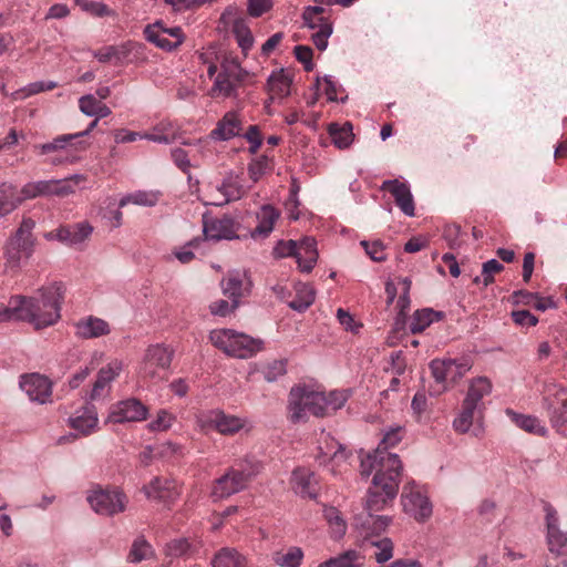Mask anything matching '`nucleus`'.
<instances>
[{
  "instance_id": "6ab92c4d",
  "label": "nucleus",
  "mask_w": 567,
  "mask_h": 567,
  "mask_svg": "<svg viewBox=\"0 0 567 567\" xmlns=\"http://www.w3.org/2000/svg\"><path fill=\"white\" fill-rule=\"evenodd\" d=\"M381 189L390 192L395 200V204L404 215L409 217L414 216V200L410 187L406 183H402L399 179H386L382 183Z\"/></svg>"
},
{
  "instance_id": "e433bc0d",
  "label": "nucleus",
  "mask_w": 567,
  "mask_h": 567,
  "mask_svg": "<svg viewBox=\"0 0 567 567\" xmlns=\"http://www.w3.org/2000/svg\"><path fill=\"white\" fill-rule=\"evenodd\" d=\"M444 318V312L435 311L431 308H423L416 310L413 313L412 321L410 323V330L412 333H420L425 330L431 323L440 321Z\"/></svg>"
},
{
  "instance_id": "37998d69",
  "label": "nucleus",
  "mask_w": 567,
  "mask_h": 567,
  "mask_svg": "<svg viewBox=\"0 0 567 567\" xmlns=\"http://www.w3.org/2000/svg\"><path fill=\"white\" fill-rule=\"evenodd\" d=\"M364 542L375 548L373 557L378 564H385L393 557L394 545L391 538H369Z\"/></svg>"
},
{
  "instance_id": "864d4df0",
  "label": "nucleus",
  "mask_w": 567,
  "mask_h": 567,
  "mask_svg": "<svg viewBox=\"0 0 567 567\" xmlns=\"http://www.w3.org/2000/svg\"><path fill=\"white\" fill-rule=\"evenodd\" d=\"M401 432H402V427H395V429H391L390 431H388L384 434L382 441L379 443L375 451L381 450V453H380L381 456L395 455L394 453H391L388 450L390 447L395 446L402 440Z\"/></svg>"
},
{
  "instance_id": "5701e85b",
  "label": "nucleus",
  "mask_w": 567,
  "mask_h": 567,
  "mask_svg": "<svg viewBox=\"0 0 567 567\" xmlns=\"http://www.w3.org/2000/svg\"><path fill=\"white\" fill-rule=\"evenodd\" d=\"M241 130V123L235 112H227L216 124V127L209 133L213 141H228L237 135Z\"/></svg>"
},
{
  "instance_id": "e2e57ef3",
  "label": "nucleus",
  "mask_w": 567,
  "mask_h": 567,
  "mask_svg": "<svg viewBox=\"0 0 567 567\" xmlns=\"http://www.w3.org/2000/svg\"><path fill=\"white\" fill-rule=\"evenodd\" d=\"M75 3L85 12L95 17H105L111 14L109 7L102 2L92 0H75Z\"/></svg>"
},
{
  "instance_id": "4be33fe9",
  "label": "nucleus",
  "mask_w": 567,
  "mask_h": 567,
  "mask_svg": "<svg viewBox=\"0 0 567 567\" xmlns=\"http://www.w3.org/2000/svg\"><path fill=\"white\" fill-rule=\"evenodd\" d=\"M93 231L87 221H81L72 226H61L55 230V238L66 245H79L86 240Z\"/></svg>"
},
{
  "instance_id": "72a5a7b5",
  "label": "nucleus",
  "mask_w": 567,
  "mask_h": 567,
  "mask_svg": "<svg viewBox=\"0 0 567 567\" xmlns=\"http://www.w3.org/2000/svg\"><path fill=\"white\" fill-rule=\"evenodd\" d=\"M213 567H248L247 559L237 549L223 547L212 559Z\"/></svg>"
},
{
  "instance_id": "2f4dec72",
  "label": "nucleus",
  "mask_w": 567,
  "mask_h": 567,
  "mask_svg": "<svg viewBox=\"0 0 567 567\" xmlns=\"http://www.w3.org/2000/svg\"><path fill=\"white\" fill-rule=\"evenodd\" d=\"M280 213L271 205H264L257 214L258 225L250 233L252 238L267 237L274 229V225Z\"/></svg>"
},
{
  "instance_id": "a878e982",
  "label": "nucleus",
  "mask_w": 567,
  "mask_h": 567,
  "mask_svg": "<svg viewBox=\"0 0 567 567\" xmlns=\"http://www.w3.org/2000/svg\"><path fill=\"white\" fill-rule=\"evenodd\" d=\"M97 412L94 406H84L76 411L74 416L69 419L72 429L79 431L83 435H89L97 427Z\"/></svg>"
},
{
  "instance_id": "49530a36",
  "label": "nucleus",
  "mask_w": 567,
  "mask_h": 567,
  "mask_svg": "<svg viewBox=\"0 0 567 567\" xmlns=\"http://www.w3.org/2000/svg\"><path fill=\"white\" fill-rule=\"evenodd\" d=\"M323 515L329 524L331 536L336 539L341 538L347 532V524L339 509L333 506L326 507Z\"/></svg>"
},
{
  "instance_id": "dca6fc26",
  "label": "nucleus",
  "mask_w": 567,
  "mask_h": 567,
  "mask_svg": "<svg viewBox=\"0 0 567 567\" xmlns=\"http://www.w3.org/2000/svg\"><path fill=\"white\" fill-rule=\"evenodd\" d=\"M20 388L31 401L40 404L49 402L52 395V382L39 373L21 375Z\"/></svg>"
},
{
  "instance_id": "412c9836",
  "label": "nucleus",
  "mask_w": 567,
  "mask_h": 567,
  "mask_svg": "<svg viewBox=\"0 0 567 567\" xmlns=\"http://www.w3.org/2000/svg\"><path fill=\"white\" fill-rule=\"evenodd\" d=\"M380 451H374L371 454H368L365 458L361 460V474L363 476H369L373 471H375V474L373 477H377L380 473H382L383 477L390 476L391 472L390 468H386L388 462L390 460H395L399 464H402L398 455H385L381 456Z\"/></svg>"
},
{
  "instance_id": "ea45409f",
  "label": "nucleus",
  "mask_w": 567,
  "mask_h": 567,
  "mask_svg": "<svg viewBox=\"0 0 567 567\" xmlns=\"http://www.w3.org/2000/svg\"><path fill=\"white\" fill-rule=\"evenodd\" d=\"M295 290L296 297L288 306L298 312H303L315 302L316 290L310 285L302 282H298Z\"/></svg>"
},
{
  "instance_id": "f257e3e1",
  "label": "nucleus",
  "mask_w": 567,
  "mask_h": 567,
  "mask_svg": "<svg viewBox=\"0 0 567 567\" xmlns=\"http://www.w3.org/2000/svg\"><path fill=\"white\" fill-rule=\"evenodd\" d=\"M64 298L62 284L53 282L38 290V296H21V321L29 322L40 330L56 323L61 317Z\"/></svg>"
},
{
  "instance_id": "1a4fd4ad",
  "label": "nucleus",
  "mask_w": 567,
  "mask_h": 567,
  "mask_svg": "<svg viewBox=\"0 0 567 567\" xmlns=\"http://www.w3.org/2000/svg\"><path fill=\"white\" fill-rule=\"evenodd\" d=\"M173 357L174 350L164 344L150 346L142 361L140 375L153 382L163 380L171 367Z\"/></svg>"
},
{
  "instance_id": "052dcab7",
  "label": "nucleus",
  "mask_w": 567,
  "mask_h": 567,
  "mask_svg": "<svg viewBox=\"0 0 567 567\" xmlns=\"http://www.w3.org/2000/svg\"><path fill=\"white\" fill-rule=\"evenodd\" d=\"M150 549L151 546L144 538L135 539L128 554V560L131 563H140L144 560L148 556Z\"/></svg>"
},
{
  "instance_id": "c9c22d12",
  "label": "nucleus",
  "mask_w": 567,
  "mask_h": 567,
  "mask_svg": "<svg viewBox=\"0 0 567 567\" xmlns=\"http://www.w3.org/2000/svg\"><path fill=\"white\" fill-rule=\"evenodd\" d=\"M478 414H481L478 406L463 400L461 411L453 421L454 430L462 434L467 433Z\"/></svg>"
},
{
  "instance_id": "9d476101",
  "label": "nucleus",
  "mask_w": 567,
  "mask_h": 567,
  "mask_svg": "<svg viewBox=\"0 0 567 567\" xmlns=\"http://www.w3.org/2000/svg\"><path fill=\"white\" fill-rule=\"evenodd\" d=\"M254 477V471L246 473L243 470L230 467L221 477L214 482L212 497L214 501L227 498L245 489Z\"/></svg>"
},
{
  "instance_id": "cd10ccee",
  "label": "nucleus",
  "mask_w": 567,
  "mask_h": 567,
  "mask_svg": "<svg viewBox=\"0 0 567 567\" xmlns=\"http://www.w3.org/2000/svg\"><path fill=\"white\" fill-rule=\"evenodd\" d=\"M243 275L238 271H230L228 275L220 281V287L223 293L228 297L230 300H236L240 302V299L249 293V285L247 281L246 286L244 284Z\"/></svg>"
},
{
  "instance_id": "9b49d317",
  "label": "nucleus",
  "mask_w": 567,
  "mask_h": 567,
  "mask_svg": "<svg viewBox=\"0 0 567 567\" xmlns=\"http://www.w3.org/2000/svg\"><path fill=\"white\" fill-rule=\"evenodd\" d=\"M142 492L147 499L169 506L181 497L182 484L174 478L155 476L143 486Z\"/></svg>"
},
{
  "instance_id": "6e6552de",
  "label": "nucleus",
  "mask_w": 567,
  "mask_h": 567,
  "mask_svg": "<svg viewBox=\"0 0 567 567\" xmlns=\"http://www.w3.org/2000/svg\"><path fill=\"white\" fill-rule=\"evenodd\" d=\"M86 501L96 514L104 516L123 513L128 503L127 496L120 488H102L100 486L89 491Z\"/></svg>"
},
{
  "instance_id": "aec40b11",
  "label": "nucleus",
  "mask_w": 567,
  "mask_h": 567,
  "mask_svg": "<svg viewBox=\"0 0 567 567\" xmlns=\"http://www.w3.org/2000/svg\"><path fill=\"white\" fill-rule=\"evenodd\" d=\"M567 392L560 388L556 393V401L548 405L551 425L558 433L567 436Z\"/></svg>"
},
{
  "instance_id": "f704fd0d",
  "label": "nucleus",
  "mask_w": 567,
  "mask_h": 567,
  "mask_svg": "<svg viewBox=\"0 0 567 567\" xmlns=\"http://www.w3.org/2000/svg\"><path fill=\"white\" fill-rule=\"evenodd\" d=\"M292 79L289 73L285 72L284 69L272 72L268 78L267 85L269 93L271 94L270 100L275 97H286L290 94V86Z\"/></svg>"
},
{
  "instance_id": "c85d7f7f",
  "label": "nucleus",
  "mask_w": 567,
  "mask_h": 567,
  "mask_svg": "<svg viewBox=\"0 0 567 567\" xmlns=\"http://www.w3.org/2000/svg\"><path fill=\"white\" fill-rule=\"evenodd\" d=\"M34 148L39 150L41 154H49L69 148L74 151H83L86 148V144L83 141H79V135L63 134L55 137L52 142L35 145Z\"/></svg>"
},
{
  "instance_id": "774afa93",
  "label": "nucleus",
  "mask_w": 567,
  "mask_h": 567,
  "mask_svg": "<svg viewBox=\"0 0 567 567\" xmlns=\"http://www.w3.org/2000/svg\"><path fill=\"white\" fill-rule=\"evenodd\" d=\"M361 245L363 246L367 255L373 261H384L386 259V255L384 252V246L381 241L369 243L367 240H362Z\"/></svg>"
},
{
  "instance_id": "5fc2aeb1",
  "label": "nucleus",
  "mask_w": 567,
  "mask_h": 567,
  "mask_svg": "<svg viewBox=\"0 0 567 567\" xmlns=\"http://www.w3.org/2000/svg\"><path fill=\"white\" fill-rule=\"evenodd\" d=\"M239 307V301L219 299L209 305V312L216 317H227Z\"/></svg>"
},
{
  "instance_id": "20e7f679",
  "label": "nucleus",
  "mask_w": 567,
  "mask_h": 567,
  "mask_svg": "<svg viewBox=\"0 0 567 567\" xmlns=\"http://www.w3.org/2000/svg\"><path fill=\"white\" fill-rule=\"evenodd\" d=\"M390 462L391 463L388 462L386 464V468H390L391 472L390 476L383 477L382 473H380L377 477H373L372 485L368 489L364 504L368 514L384 509L393 502L398 494L402 464H399L393 458L392 461L390 460Z\"/></svg>"
},
{
  "instance_id": "39448f33",
  "label": "nucleus",
  "mask_w": 567,
  "mask_h": 567,
  "mask_svg": "<svg viewBox=\"0 0 567 567\" xmlns=\"http://www.w3.org/2000/svg\"><path fill=\"white\" fill-rule=\"evenodd\" d=\"M249 76V72L243 69L238 61L225 60L220 72L215 78L210 95L224 99L236 97L237 90L247 82Z\"/></svg>"
},
{
  "instance_id": "c03bdc74",
  "label": "nucleus",
  "mask_w": 567,
  "mask_h": 567,
  "mask_svg": "<svg viewBox=\"0 0 567 567\" xmlns=\"http://www.w3.org/2000/svg\"><path fill=\"white\" fill-rule=\"evenodd\" d=\"M329 134L331 136L332 143L340 150L347 148L353 142V133L352 125L350 123H346L342 126L333 123L329 126Z\"/></svg>"
},
{
  "instance_id": "7c9ffc66",
  "label": "nucleus",
  "mask_w": 567,
  "mask_h": 567,
  "mask_svg": "<svg viewBox=\"0 0 567 567\" xmlns=\"http://www.w3.org/2000/svg\"><path fill=\"white\" fill-rule=\"evenodd\" d=\"M217 193L220 194V200H213L212 204L216 206L225 205L231 200H237L244 195L243 186L239 182V177L233 173L228 174L216 188Z\"/></svg>"
},
{
  "instance_id": "393cba45",
  "label": "nucleus",
  "mask_w": 567,
  "mask_h": 567,
  "mask_svg": "<svg viewBox=\"0 0 567 567\" xmlns=\"http://www.w3.org/2000/svg\"><path fill=\"white\" fill-rule=\"evenodd\" d=\"M298 267L302 272H310L317 264V241L312 237H305L298 241V254L296 257Z\"/></svg>"
},
{
  "instance_id": "4468645a",
  "label": "nucleus",
  "mask_w": 567,
  "mask_h": 567,
  "mask_svg": "<svg viewBox=\"0 0 567 567\" xmlns=\"http://www.w3.org/2000/svg\"><path fill=\"white\" fill-rule=\"evenodd\" d=\"M239 224L229 215L220 218L203 216V234L204 240H231L239 238L237 231Z\"/></svg>"
},
{
  "instance_id": "b1692460",
  "label": "nucleus",
  "mask_w": 567,
  "mask_h": 567,
  "mask_svg": "<svg viewBox=\"0 0 567 567\" xmlns=\"http://www.w3.org/2000/svg\"><path fill=\"white\" fill-rule=\"evenodd\" d=\"M144 49L145 48L143 44L135 42H128L120 47L110 45L94 52V58L97 59L101 63H106L114 59L117 61H123L131 53L135 52L138 54L142 53Z\"/></svg>"
},
{
  "instance_id": "603ef678",
  "label": "nucleus",
  "mask_w": 567,
  "mask_h": 567,
  "mask_svg": "<svg viewBox=\"0 0 567 567\" xmlns=\"http://www.w3.org/2000/svg\"><path fill=\"white\" fill-rule=\"evenodd\" d=\"M286 372H287V360H284V359L274 360V361L267 363L261 370L264 379L267 382L277 381L279 378L285 375Z\"/></svg>"
},
{
  "instance_id": "3c124183",
  "label": "nucleus",
  "mask_w": 567,
  "mask_h": 567,
  "mask_svg": "<svg viewBox=\"0 0 567 567\" xmlns=\"http://www.w3.org/2000/svg\"><path fill=\"white\" fill-rule=\"evenodd\" d=\"M157 200H158V197L155 193L140 190V192H136L134 194L123 197L120 200L118 206L124 207L128 203H133L135 205L151 207V206H154L157 203Z\"/></svg>"
},
{
  "instance_id": "de8ad7c7",
  "label": "nucleus",
  "mask_w": 567,
  "mask_h": 567,
  "mask_svg": "<svg viewBox=\"0 0 567 567\" xmlns=\"http://www.w3.org/2000/svg\"><path fill=\"white\" fill-rule=\"evenodd\" d=\"M507 412L514 416L513 419L515 423L524 431L539 436H545L547 434V429L537 417L532 415L516 414L509 410Z\"/></svg>"
},
{
  "instance_id": "a211bd4d",
  "label": "nucleus",
  "mask_w": 567,
  "mask_h": 567,
  "mask_svg": "<svg viewBox=\"0 0 567 567\" xmlns=\"http://www.w3.org/2000/svg\"><path fill=\"white\" fill-rule=\"evenodd\" d=\"M311 390L308 386H296L289 392L288 410L292 423L307 421L310 411Z\"/></svg>"
},
{
  "instance_id": "79ce46f5",
  "label": "nucleus",
  "mask_w": 567,
  "mask_h": 567,
  "mask_svg": "<svg viewBox=\"0 0 567 567\" xmlns=\"http://www.w3.org/2000/svg\"><path fill=\"white\" fill-rule=\"evenodd\" d=\"M38 194L40 196H65L74 192L66 179L38 181Z\"/></svg>"
},
{
  "instance_id": "6e6d98bb",
  "label": "nucleus",
  "mask_w": 567,
  "mask_h": 567,
  "mask_svg": "<svg viewBox=\"0 0 567 567\" xmlns=\"http://www.w3.org/2000/svg\"><path fill=\"white\" fill-rule=\"evenodd\" d=\"M332 23L329 20H321V29L315 32L311 37L313 44L320 51L328 47V39L332 34Z\"/></svg>"
},
{
  "instance_id": "2eb2a0df",
  "label": "nucleus",
  "mask_w": 567,
  "mask_h": 567,
  "mask_svg": "<svg viewBox=\"0 0 567 567\" xmlns=\"http://www.w3.org/2000/svg\"><path fill=\"white\" fill-rule=\"evenodd\" d=\"M402 506L406 514L417 522L427 520L433 512L429 497L419 488L405 486L401 496Z\"/></svg>"
},
{
  "instance_id": "ddd939ff",
  "label": "nucleus",
  "mask_w": 567,
  "mask_h": 567,
  "mask_svg": "<svg viewBox=\"0 0 567 567\" xmlns=\"http://www.w3.org/2000/svg\"><path fill=\"white\" fill-rule=\"evenodd\" d=\"M147 415V406L138 399L131 398L113 404L106 421L114 424L142 422Z\"/></svg>"
},
{
  "instance_id": "4d7b16f0",
  "label": "nucleus",
  "mask_w": 567,
  "mask_h": 567,
  "mask_svg": "<svg viewBox=\"0 0 567 567\" xmlns=\"http://www.w3.org/2000/svg\"><path fill=\"white\" fill-rule=\"evenodd\" d=\"M58 86L56 82L53 81H37L28 84L23 89L16 92L19 97H28L44 91L53 90Z\"/></svg>"
},
{
  "instance_id": "423d86ee",
  "label": "nucleus",
  "mask_w": 567,
  "mask_h": 567,
  "mask_svg": "<svg viewBox=\"0 0 567 567\" xmlns=\"http://www.w3.org/2000/svg\"><path fill=\"white\" fill-rule=\"evenodd\" d=\"M546 542L549 553L557 560L555 567H567V530L560 526L557 511L549 503L544 504Z\"/></svg>"
},
{
  "instance_id": "473e14b6",
  "label": "nucleus",
  "mask_w": 567,
  "mask_h": 567,
  "mask_svg": "<svg viewBox=\"0 0 567 567\" xmlns=\"http://www.w3.org/2000/svg\"><path fill=\"white\" fill-rule=\"evenodd\" d=\"M365 556L355 549H348L318 565V567H364Z\"/></svg>"
},
{
  "instance_id": "7ed1b4c3",
  "label": "nucleus",
  "mask_w": 567,
  "mask_h": 567,
  "mask_svg": "<svg viewBox=\"0 0 567 567\" xmlns=\"http://www.w3.org/2000/svg\"><path fill=\"white\" fill-rule=\"evenodd\" d=\"M209 340L215 348L226 355L237 359H249L264 349V341L234 329H214Z\"/></svg>"
},
{
  "instance_id": "bb28decb",
  "label": "nucleus",
  "mask_w": 567,
  "mask_h": 567,
  "mask_svg": "<svg viewBox=\"0 0 567 567\" xmlns=\"http://www.w3.org/2000/svg\"><path fill=\"white\" fill-rule=\"evenodd\" d=\"M292 481L298 494L302 497L316 498L318 495V481L313 472L307 468H297L292 473Z\"/></svg>"
},
{
  "instance_id": "13d9d810",
  "label": "nucleus",
  "mask_w": 567,
  "mask_h": 567,
  "mask_svg": "<svg viewBox=\"0 0 567 567\" xmlns=\"http://www.w3.org/2000/svg\"><path fill=\"white\" fill-rule=\"evenodd\" d=\"M269 168V159L266 155H261L252 159L248 165L249 177L256 183Z\"/></svg>"
},
{
  "instance_id": "f3484780",
  "label": "nucleus",
  "mask_w": 567,
  "mask_h": 567,
  "mask_svg": "<svg viewBox=\"0 0 567 567\" xmlns=\"http://www.w3.org/2000/svg\"><path fill=\"white\" fill-rule=\"evenodd\" d=\"M202 427H214L223 435H233L238 433L246 425V421L228 415L221 410H213L199 419Z\"/></svg>"
},
{
  "instance_id": "680f3d73",
  "label": "nucleus",
  "mask_w": 567,
  "mask_h": 567,
  "mask_svg": "<svg viewBox=\"0 0 567 567\" xmlns=\"http://www.w3.org/2000/svg\"><path fill=\"white\" fill-rule=\"evenodd\" d=\"M203 241L204 239L200 237L193 238L192 240L187 241L179 250L174 251L175 257L182 264L190 262L195 258L193 249L197 248Z\"/></svg>"
},
{
  "instance_id": "a18cd8bd",
  "label": "nucleus",
  "mask_w": 567,
  "mask_h": 567,
  "mask_svg": "<svg viewBox=\"0 0 567 567\" xmlns=\"http://www.w3.org/2000/svg\"><path fill=\"white\" fill-rule=\"evenodd\" d=\"M233 32L237 39L239 48L245 54H247L254 45V37L246 20L243 18L235 19L233 23Z\"/></svg>"
},
{
  "instance_id": "338daca9",
  "label": "nucleus",
  "mask_w": 567,
  "mask_h": 567,
  "mask_svg": "<svg viewBox=\"0 0 567 567\" xmlns=\"http://www.w3.org/2000/svg\"><path fill=\"white\" fill-rule=\"evenodd\" d=\"M349 394L347 391H331L326 395L328 414L341 409L347 402Z\"/></svg>"
},
{
  "instance_id": "f03ea898",
  "label": "nucleus",
  "mask_w": 567,
  "mask_h": 567,
  "mask_svg": "<svg viewBox=\"0 0 567 567\" xmlns=\"http://www.w3.org/2000/svg\"><path fill=\"white\" fill-rule=\"evenodd\" d=\"M35 221L31 217H23L19 227L4 245V271L18 272L23 261L28 260L33 251L35 239L33 229Z\"/></svg>"
},
{
  "instance_id": "c756f323",
  "label": "nucleus",
  "mask_w": 567,
  "mask_h": 567,
  "mask_svg": "<svg viewBox=\"0 0 567 567\" xmlns=\"http://www.w3.org/2000/svg\"><path fill=\"white\" fill-rule=\"evenodd\" d=\"M75 333L83 339H93L110 333L109 323L100 318L90 316L75 323Z\"/></svg>"
},
{
  "instance_id": "f8f14e48",
  "label": "nucleus",
  "mask_w": 567,
  "mask_h": 567,
  "mask_svg": "<svg viewBox=\"0 0 567 567\" xmlns=\"http://www.w3.org/2000/svg\"><path fill=\"white\" fill-rule=\"evenodd\" d=\"M145 39L165 51L177 49L185 40L181 27L166 28L162 21L148 24L144 29Z\"/></svg>"
},
{
  "instance_id": "8fccbe9b",
  "label": "nucleus",
  "mask_w": 567,
  "mask_h": 567,
  "mask_svg": "<svg viewBox=\"0 0 567 567\" xmlns=\"http://www.w3.org/2000/svg\"><path fill=\"white\" fill-rule=\"evenodd\" d=\"M19 320L21 321V296L17 295L10 298L9 305L0 303V322Z\"/></svg>"
},
{
  "instance_id": "0eeeda50",
  "label": "nucleus",
  "mask_w": 567,
  "mask_h": 567,
  "mask_svg": "<svg viewBox=\"0 0 567 567\" xmlns=\"http://www.w3.org/2000/svg\"><path fill=\"white\" fill-rule=\"evenodd\" d=\"M430 369L435 384L431 388L432 395H440L452 388L461 380L471 367L467 362H457L456 360H432Z\"/></svg>"
},
{
  "instance_id": "09e8293b",
  "label": "nucleus",
  "mask_w": 567,
  "mask_h": 567,
  "mask_svg": "<svg viewBox=\"0 0 567 567\" xmlns=\"http://www.w3.org/2000/svg\"><path fill=\"white\" fill-rule=\"evenodd\" d=\"M303 558V551L300 547L292 546L286 553H276L275 563L280 567H299Z\"/></svg>"
},
{
  "instance_id": "69168bd1",
  "label": "nucleus",
  "mask_w": 567,
  "mask_h": 567,
  "mask_svg": "<svg viewBox=\"0 0 567 567\" xmlns=\"http://www.w3.org/2000/svg\"><path fill=\"white\" fill-rule=\"evenodd\" d=\"M298 241L296 240H280L274 248V256L276 258L297 257Z\"/></svg>"
},
{
  "instance_id": "a19ab883",
  "label": "nucleus",
  "mask_w": 567,
  "mask_h": 567,
  "mask_svg": "<svg viewBox=\"0 0 567 567\" xmlns=\"http://www.w3.org/2000/svg\"><path fill=\"white\" fill-rule=\"evenodd\" d=\"M492 392V382L486 377H478L471 381L464 400L482 408V399Z\"/></svg>"
},
{
  "instance_id": "bf43d9fd",
  "label": "nucleus",
  "mask_w": 567,
  "mask_h": 567,
  "mask_svg": "<svg viewBox=\"0 0 567 567\" xmlns=\"http://www.w3.org/2000/svg\"><path fill=\"white\" fill-rule=\"evenodd\" d=\"M310 399H311V401H310L311 406H310L309 413L311 415H315L318 417L328 415L327 400H326V394L323 392H318V391L311 390Z\"/></svg>"
},
{
  "instance_id": "0e129e2a",
  "label": "nucleus",
  "mask_w": 567,
  "mask_h": 567,
  "mask_svg": "<svg viewBox=\"0 0 567 567\" xmlns=\"http://www.w3.org/2000/svg\"><path fill=\"white\" fill-rule=\"evenodd\" d=\"M504 266L496 259L487 260L482 267V282L484 287H487L494 281V274L501 272Z\"/></svg>"
},
{
  "instance_id": "4c0bfd02",
  "label": "nucleus",
  "mask_w": 567,
  "mask_h": 567,
  "mask_svg": "<svg viewBox=\"0 0 567 567\" xmlns=\"http://www.w3.org/2000/svg\"><path fill=\"white\" fill-rule=\"evenodd\" d=\"M21 205L17 187L8 182L0 183V216H6Z\"/></svg>"
},
{
  "instance_id": "58836bf2",
  "label": "nucleus",
  "mask_w": 567,
  "mask_h": 567,
  "mask_svg": "<svg viewBox=\"0 0 567 567\" xmlns=\"http://www.w3.org/2000/svg\"><path fill=\"white\" fill-rule=\"evenodd\" d=\"M391 522L392 518L388 515H375V513L368 514L365 520L361 525V535L364 540L374 538L373 536L384 532Z\"/></svg>"
}]
</instances>
